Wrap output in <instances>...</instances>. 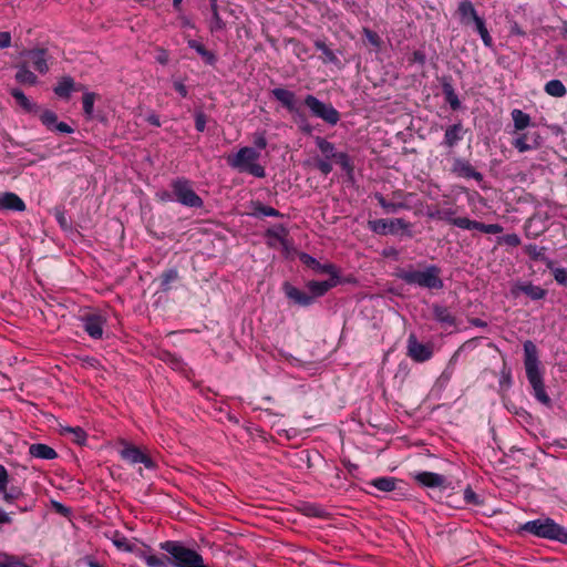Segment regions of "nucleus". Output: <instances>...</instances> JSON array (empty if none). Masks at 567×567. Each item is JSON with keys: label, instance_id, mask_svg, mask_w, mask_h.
<instances>
[{"label": "nucleus", "instance_id": "nucleus-1", "mask_svg": "<svg viewBox=\"0 0 567 567\" xmlns=\"http://www.w3.org/2000/svg\"><path fill=\"white\" fill-rule=\"evenodd\" d=\"M20 61L16 65V80L20 84L35 85L38 83L37 75L30 70L32 68L40 74L49 71L48 52L45 49L24 50L20 53Z\"/></svg>", "mask_w": 567, "mask_h": 567}, {"label": "nucleus", "instance_id": "nucleus-2", "mask_svg": "<svg viewBox=\"0 0 567 567\" xmlns=\"http://www.w3.org/2000/svg\"><path fill=\"white\" fill-rule=\"evenodd\" d=\"M524 364L526 377L533 388L534 396L543 404L548 405L550 398L546 393L543 374L540 371V363L538 360V351L532 341L524 343Z\"/></svg>", "mask_w": 567, "mask_h": 567}, {"label": "nucleus", "instance_id": "nucleus-3", "mask_svg": "<svg viewBox=\"0 0 567 567\" xmlns=\"http://www.w3.org/2000/svg\"><path fill=\"white\" fill-rule=\"evenodd\" d=\"M518 533L535 537L567 543V529L549 517L528 520L518 527Z\"/></svg>", "mask_w": 567, "mask_h": 567}, {"label": "nucleus", "instance_id": "nucleus-4", "mask_svg": "<svg viewBox=\"0 0 567 567\" xmlns=\"http://www.w3.org/2000/svg\"><path fill=\"white\" fill-rule=\"evenodd\" d=\"M259 157L260 153L256 148L244 146L235 154L228 155L226 161L231 168L240 173H248L254 177L264 178L266 171L265 167L258 163Z\"/></svg>", "mask_w": 567, "mask_h": 567}, {"label": "nucleus", "instance_id": "nucleus-5", "mask_svg": "<svg viewBox=\"0 0 567 567\" xmlns=\"http://www.w3.org/2000/svg\"><path fill=\"white\" fill-rule=\"evenodd\" d=\"M159 547L171 556L173 567H207L199 553L178 542L167 540L161 543Z\"/></svg>", "mask_w": 567, "mask_h": 567}, {"label": "nucleus", "instance_id": "nucleus-6", "mask_svg": "<svg viewBox=\"0 0 567 567\" xmlns=\"http://www.w3.org/2000/svg\"><path fill=\"white\" fill-rule=\"evenodd\" d=\"M440 268L431 265L424 270L408 269L398 275L408 285H414L427 289L443 288V281L440 278Z\"/></svg>", "mask_w": 567, "mask_h": 567}, {"label": "nucleus", "instance_id": "nucleus-7", "mask_svg": "<svg viewBox=\"0 0 567 567\" xmlns=\"http://www.w3.org/2000/svg\"><path fill=\"white\" fill-rule=\"evenodd\" d=\"M303 103L313 116L321 118L329 125L333 126L340 121V113L331 104L320 101L312 94L306 95Z\"/></svg>", "mask_w": 567, "mask_h": 567}, {"label": "nucleus", "instance_id": "nucleus-8", "mask_svg": "<svg viewBox=\"0 0 567 567\" xmlns=\"http://www.w3.org/2000/svg\"><path fill=\"white\" fill-rule=\"evenodd\" d=\"M175 199L187 207L200 208L203 199L194 192L190 182L186 178H177L172 183Z\"/></svg>", "mask_w": 567, "mask_h": 567}, {"label": "nucleus", "instance_id": "nucleus-9", "mask_svg": "<svg viewBox=\"0 0 567 567\" xmlns=\"http://www.w3.org/2000/svg\"><path fill=\"white\" fill-rule=\"evenodd\" d=\"M369 228L378 235H395L400 231H408L410 224L402 218L394 219H373L368 223Z\"/></svg>", "mask_w": 567, "mask_h": 567}, {"label": "nucleus", "instance_id": "nucleus-10", "mask_svg": "<svg viewBox=\"0 0 567 567\" xmlns=\"http://www.w3.org/2000/svg\"><path fill=\"white\" fill-rule=\"evenodd\" d=\"M120 444L121 449L118 450V453L124 461L128 462L130 464H144L146 468L154 467L153 461L137 446L126 441H122Z\"/></svg>", "mask_w": 567, "mask_h": 567}, {"label": "nucleus", "instance_id": "nucleus-11", "mask_svg": "<svg viewBox=\"0 0 567 567\" xmlns=\"http://www.w3.org/2000/svg\"><path fill=\"white\" fill-rule=\"evenodd\" d=\"M512 141V145L519 152L537 150L540 147L543 140L538 132H516Z\"/></svg>", "mask_w": 567, "mask_h": 567}, {"label": "nucleus", "instance_id": "nucleus-12", "mask_svg": "<svg viewBox=\"0 0 567 567\" xmlns=\"http://www.w3.org/2000/svg\"><path fill=\"white\" fill-rule=\"evenodd\" d=\"M406 349L408 355L415 362H425L433 355L432 347L430 344L419 342L413 333L408 338Z\"/></svg>", "mask_w": 567, "mask_h": 567}, {"label": "nucleus", "instance_id": "nucleus-13", "mask_svg": "<svg viewBox=\"0 0 567 567\" xmlns=\"http://www.w3.org/2000/svg\"><path fill=\"white\" fill-rule=\"evenodd\" d=\"M411 194L404 195L402 192H394L392 194V199L386 200L381 194L377 193L374 195L375 199L380 204V206L384 209L385 213L395 214L401 209H409L410 206L406 203V197H410Z\"/></svg>", "mask_w": 567, "mask_h": 567}, {"label": "nucleus", "instance_id": "nucleus-14", "mask_svg": "<svg viewBox=\"0 0 567 567\" xmlns=\"http://www.w3.org/2000/svg\"><path fill=\"white\" fill-rule=\"evenodd\" d=\"M83 329L93 339H101L106 323L105 318L102 315L91 313L82 319Z\"/></svg>", "mask_w": 567, "mask_h": 567}, {"label": "nucleus", "instance_id": "nucleus-15", "mask_svg": "<svg viewBox=\"0 0 567 567\" xmlns=\"http://www.w3.org/2000/svg\"><path fill=\"white\" fill-rule=\"evenodd\" d=\"M300 260L306 266H308L309 268L315 270L317 274H328L333 278H339V271H338L337 267L331 262L321 264L316 258H313L312 256H310L308 254H301Z\"/></svg>", "mask_w": 567, "mask_h": 567}, {"label": "nucleus", "instance_id": "nucleus-16", "mask_svg": "<svg viewBox=\"0 0 567 567\" xmlns=\"http://www.w3.org/2000/svg\"><path fill=\"white\" fill-rule=\"evenodd\" d=\"M40 120L43 125H45L51 131H58L64 134L73 133V128L64 122H58L56 114L50 110L43 111L40 115Z\"/></svg>", "mask_w": 567, "mask_h": 567}, {"label": "nucleus", "instance_id": "nucleus-17", "mask_svg": "<svg viewBox=\"0 0 567 567\" xmlns=\"http://www.w3.org/2000/svg\"><path fill=\"white\" fill-rule=\"evenodd\" d=\"M415 480L423 486L426 487H439V488H446L447 487V481L446 477L433 473V472H420L415 475Z\"/></svg>", "mask_w": 567, "mask_h": 567}, {"label": "nucleus", "instance_id": "nucleus-18", "mask_svg": "<svg viewBox=\"0 0 567 567\" xmlns=\"http://www.w3.org/2000/svg\"><path fill=\"white\" fill-rule=\"evenodd\" d=\"M271 93L291 114H298L297 100L292 91L276 87Z\"/></svg>", "mask_w": 567, "mask_h": 567}, {"label": "nucleus", "instance_id": "nucleus-19", "mask_svg": "<svg viewBox=\"0 0 567 567\" xmlns=\"http://www.w3.org/2000/svg\"><path fill=\"white\" fill-rule=\"evenodd\" d=\"M452 171L461 177L473 178L477 182L483 179V175L480 172H477L467 161L461 158L454 161Z\"/></svg>", "mask_w": 567, "mask_h": 567}, {"label": "nucleus", "instance_id": "nucleus-20", "mask_svg": "<svg viewBox=\"0 0 567 567\" xmlns=\"http://www.w3.org/2000/svg\"><path fill=\"white\" fill-rule=\"evenodd\" d=\"M339 284V278H333L330 276V279L324 281H316L311 280L307 282V289L310 291L312 300L316 297H321L327 293L331 288L336 287Z\"/></svg>", "mask_w": 567, "mask_h": 567}, {"label": "nucleus", "instance_id": "nucleus-21", "mask_svg": "<svg viewBox=\"0 0 567 567\" xmlns=\"http://www.w3.org/2000/svg\"><path fill=\"white\" fill-rule=\"evenodd\" d=\"M0 209L1 210L23 212L25 209V204L14 193H10V192L2 193V194H0Z\"/></svg>", "mask_w": 567, "mask_h": 567}, {"label": "nucleus", "instance_id": "nucleus-22", "mask_svg": "<svg viewBox=\"0 0 567 567\" xmlns=\"http://www.w3.org/2000/svg\"><path fill=\"white\" fill-rule=\"evenodd\" d=\"M282 289L287 298L297 305L309 306L312 303V297L310 295L301 291L289 282H285Z\"/></svg>", "mask_w": 567, "mask_h": 567}, {"label": "nucleus", "instance_id": "nucleus-23", "mask_svg": "<svg viewBox=\"0 0 567 567\" xmlns=\"http://www.w3.org/2000/svg\"><path fill=\"white\" fill-rule=\"evenodd\" d=\"M457 13L460 16L461 22L465 25H468L471 22L474 23L476 19L481 18L474 4L468 0L460 2L457 7Z\"/></svg>", "mask_w": 567, "mask_h": 567}, {"label": "nucleus", "instance_id": "nucleus-24", "mask_svg": "<svg viewBox=\"0 0 567 567\" xmlns=\"http://www.w3.org/2000/svg\"><path fill=\"white\" fill-rule=\"evenodd\" d=\"M513 121L514 133L522 132L532 125V117L519 109H514L511 112Z\"/></svg>", "mask_w": 567, "mask_h": 567}, {"label": "nucleus", "instance_id": "nucleus-25", "mask_svg": "<svg viewBox=\"0 0 567 567\" xmlns=\"http://www.w3.org/2000/svg\"><path fill=\"white\" fill-rule=\"evenodd\" d=\"M462 226L466 227V230H480L485 234H499L503 231V227L498 224H483L476 220L470 219V221H462Z\"/></svg>", "mask_w": 567, "mask_h": 567}, {"label": "nucleus", "instance_id": "nucleus-26", "mask_svg": "<svg viewBox=\"0 0 567 567\" xmlns=\"http://www.w3.org/2000/svg\"><path fill=\"white\" fill-rule=\"evenodd\" d=\"M29 453L31 456L41 460H53L58 456L56 452L52 447L41 443L30 445Z\"/></svg>", "mask_w": 567, "mask_h": 567}, {"label": "nucleus", "instance_id": "nucleus-27", "mask_svg": "<svg viewBox=\"0 0 567 567\" xmlns=\"http://www.w3.org/2000/svg\"><path fill=\"white\" fill-rule=\"evenodd\" d=\"M463 127L461 123L449 126L444 134V144L453 147L457 142L463 138Z\"/></svg>", "mask_w": 567, "mask_h": 567}, {"label": "nucleus", "instance_id": "nucleus-28", "mask_svg": "<svg viewBox=\"0 0 567 567\" xmlns=\"http://www.w3.org/2000/svg\"><path fill=\"white\" fill-rule=\"evenodd\" d=\"M433 315L435 320L445 324L447 327H452L455 324V317L450 312L446 307L434 305L433 306Z\"/></svg>", "mask_w": 567, "mask_h": 567}, {"label": "nucleus", "instance_id": "nucleus-29", "mask_svg": "<svg viewBox=\"0 0 567 567\" xmlns=\"http://www.w3.org/2000/svg\"><path fill=\"white\" fill-rule=\"evenodd\" d=\"M315 142H316L317 147L323 155V158H327V159L336 158V156L339 152H337L334 145L331 142L327 141L326 138H323L321 136H317L315 138Z\"/></svg>", "mask_w": 567, "mask_h": 567}, {"label": "nucleus", "instance_id": "nucleus-30", "mask_svg": "<svg viewBox=\"0 0 567 567\" xmlns=\"http://www.w3.org/2000/svg\"><path fill=\"white\" fill-rule=\"evenodd\" d=\"M544 91L554 97H563L567 94V89L560 80H550L545 84Z\"/></svg>", "mask_w": 567, "mask_h": 567}, {"label": "nucleus", "instance_id": "nucleus-31", "mask_svg": "<svg viewBox=\"0 0 567 567\" xmlns=\"http://www.w3.org/2000/svg\"><path fill=\"white\" fill-rule=\"evenodd\" d=\"M370 485L381 492H392L396 487V478L390 476L378 477L372 480Z\"/></svg>", "mask_w": 567, "mask_h": 567}, {"label": "nucleus", "instance_id": "nucleus-32", "mask_svg": "<svg viewBox=\"0 0 567 567\" xmlns=\"http://www.w3.org/2000/svg\"><path fill=\"white\" fill-rule=\"evenodd\" d=\"M442 220L458 227L461 229H466L465 226H462V221H470V218L467 217H455V210L449 208V209H442Z\"/></svg>", "mask_w": 567, "mask_h": 567}, {"label": "nucleus", "instance_id": "nucleus-33", "mask_svg": "<svg viewBox=\"0 0 567 567\" xmlns=\"http://www.w3.org/2000/svg\"><path fill=\"white\" fill-rule=\"evenodd\" d=\"M0 494L7 504H12L24 496L23 489L16 485H12L10 488L7 487L4 492H1Z\"/></svg>", "mask_w": 567, "mask_h": 567}, {"label": "nucleus", "instance_id": "nucleus-34", "mask_svg": "<svg viewBox=\"0 0 567 567\" xmlns=\"http://www.w3.org/2000/svg\"><path fill=\"white\" fill-rule=\"evenodd\" d=\"M187 44L190 49H194L205 61L209 64L215 62V55L205 49V47L196 40H188Z\"/></svg>", "mask_w": 567, "mask_h": 567}, {"label": "nucleus", "instance_id": "nucleus-35", "mask_svg": "<svg viewBox=\"0 0 567 567\" xmlns=\"http://www.w3.org/2000/svg\"><path fill=\"white\" fill-rule=\"evenodd\" d=\"M11 95L17 103L27 112H32L35 105L27 97V95L19 89H12Z\"/></svg>", "mask_w": 567, "mask_h": 567}, {"label": "nucleus", "instance_id": "nucleus-36", "mask_svg": "<svg viewBox=\"0 0 567 567\" xmlns=\"http://www.w3.org/2000/svg\"><path fill=\"white\" fill-rule=\"evenodd\" d=\"M143 560L148 567H168L172 565V558L169 559L166 556L145 555Z\"/></svg>", "mask_w": 567, "mask_h": 567}, {"label": "nucleus", "instance_id": "nucleus-37", "mask_svg": "<svg viewBox=\"0 0 567 567\" xmlns=\"http://www.w3.org/2000/svg\"><path fill=\"white\" fill-rule=\"evenodd\" d=\"M74 82L71 78H63L54 89V92L60 97H68L72 92Z\"/></svg>", "mask_w": 567, "mask_h": 567}, {"label": "nucleus", "instance_id": "nucleus-38", "mask_svg": "<svg viewBox=\"0 0 567 567\" xmlns=\"http://www.w3.org/2000/svg\"><path fill=\"white\" fill-rule=\"evenodd\" d=\"M62 433L72 435V440L78 444H83L86 440V434L80 426H65L62 429Z\"/></svg>", "mask_w": 567, "mask_h": 567}, {"label": "nucleus", "instance_id": "nucleus-39", "mask_svg": "<svg viewBox=\"0 0 567 567\" xmlns=\"http://www.w3.org/2000/svg\"><path fill=\"white\" fill-rule=\"evenodd\" d=\"M520 290L530 297L533 300L543 299L546 295V291L539 286H534L532 284L525 285L520 288Z\"/></svg>", "mask_w": 567, "mask_h": 567}, {"label": "nucleus", "instance_id": "nucleus-40", "mask_svg": "<svg viewBox=\"0 0 567 567\" xmlns=\"http://www.w3.org/2000/svg\"><path fill=\"white\" fill-rule=\"evenodd\" d=\"M315 45L318 50H320L323 53V55H324L323 62H326V63H337L338 62L337 55L334 54V52L331 49H329L326 45L324 42L317 40L315 42Z\"/></svg>", "mask_w": 567, "mask_h": 567}, {"label": "nucleus", "instance_id": "nucleus-41", "mask_svg": "<svg viewBox=\"0 0 567 567\" xmlns=\"http://www.w3.org/2000/svg\"><path fill=\"white\" fill-rule=\"evenodd\" d=\"M444 94H445L446 102L450 104V106L453 110L460 109L461 102H460L454 89L450 84L444 85Z\"/></svg>", "mask_w": 567, "mask_h": 567}, {"label": "nucleus", "instance_id": "nucleus-42", "mask_svg": "<svg viewBox=\"0 0 567 567\" xmlns=\"http://www.w3.org/2000/svg\"><path fill=\"white\" fill-rule=\"evenodd\" d=\"M95 99H96V95H95V93H92V92H86L83 95V99H82L83 110L87 116H92V114H93Z\"/></svg>", "mask_w": 567, "mask_h": 567}, {"label": "nucleus", "instance_id": "nucleus-43", "mask_svg": "<svg viewBox=\"0 0 567 567\" xmlns=\"http://www.w3.org/2000/svg\"><path fill=\"white\" fill-rule=\"evenodd\" d=\"M334 162L341 166V168L350 174L353 171L350 157L344 152H339L334 158Z\"/></svg>", "mask_w": 567, "mask_h": 567}, {"label": "nucleus", "instance_id": "nucleus-44", "mask_svg": "<svg viewBox=\"0 0 567 567\" xmlns=\"http://www.w3.org/2000/svg\"><path fill=\"white\" fill-rule=\"evenodd\" d=\"M178 272L175 269H169L165 271L162 276L161 287L163 290H168L171 288V284L177 280Z\"/></svg>", "mask_w": 567, "mask_h": 567}, {"label": "nucleus", "instance_id": "nucleus-45", "mask_svg": "<svg viewBox=\"0 0 567 567\" xmlns=\"http://www.w3.org/2000/svg\"><path fill=\"white\" fill-rule=\"evenodd\" d=\"M295 115V121L298 124L301 132L306 134H311L313 131L312 125L308 122L306 116L298 110V114Z\"/></svg>", "mask_w": 567, "mask_h": 567}, {"label": "nucleus", "instance_id": "nucleus-46", "mask_svg": "<svg viewBox=\"0 0 567 567\" xmlns=\"http://www.w3.org/2000/svg\"><path fill=\"white\" fill-rule=\"evenodd\" d=\"M547 267L551 269L555 280L563 286L567 285V269L566 268H554L551 262L547 264Z\"/></svg>", "mask_w": 567, "mask_h": 567}, {"label": "nucleus", "instance_id": "nucleus-47", "mask_svg": "<svg viewBox=\"0 0 567 567\" xmlns=\"http://www.w3.org/2000/svg\"><path fill=\"white\" fill-rule=\"evenodd\" d=\"M286 235H287V230L282 226H278V227L269 229L267 231V236L269 238H272L274 240H276L282 245H285Z\"/></svg>", "mask_w": 567, "mask_h": 567}, {"label": "nucleus", "instance_id": "nucleus-48", "mask_svg": "<svg viewBox=\"0 0 567 567\" xmlns=\"http://www.w3.org/2000/svg\"><path fill=\"white\" fill-rule=\"evenodd\" d=\"M255 214L256 215H261V216H265V217H279L280 216V213L277 209H275L274 207L265 206V205H261V204H258L256 206Z\"/></svg>", "mask_w": 567, "mask_h": 567}, {"label": "nucleus", "instance_id": "nucleus-49", "mask_svg": "<svg viewBox=\"0 0 567 567\" xmlns=\"http://www.w3.org/2000/svg\"><path fill=\"white\" fill-rule=\"evenodd\" d=\"M209 29L212 32H218L226 29V22L220 18L219 13L212 16Z\"/></svg>", "mask_w": 567, "mask_h": 567}, {"label": "nucleus", "instance_id": "nucleus-50", "mask_svg": "<svg viewBox=\"0 0 567 567\" xmlns=\"http://www.w3.org/2000/svg\"><path fill=\"white\" fill-rule=\"evenodd\" d=\"M316 167L323 175L330 174L332 172V168H333L331 159H327V158H318V159H316Z\"/></svg>", "mask_w": 567, "mask_h": 567}, {"label": "nucleus", "instance_id": "nucleus-51", "mask_svg": "<svg viewBox=\"0 0 567 567\" xmlns=\"http://www.w3.org/2000/svg\"><path fill=\"white\" fill-rule=\"evenodd\" d=\"M252 142L257 150H265L267 147L266 132H255L252 136Z\"/></svg>", "mask_w": 567, "mask_h": 567}, {"label": "nucleus", "instance_id": "nucleus-52", "mask_svg": "<svg viewBox=\"0 0 567 567\" xmlns=\"http://www.w3.org/2000/svg\"><path fill=\"white\" fill-rule=\"evenodd\" d=\"M464 501L466 504L472 505H480L482 503L478 495L471 487L464 489Z\"/></svg>", "mask_w": 567, "mask_h": 567}, {"label": "nucleus", "instance_id": "nucleus-53", "mask_svg": "<svg viewBox=\"0 0 567 567\" xmlns=\"http://www.w3.org/2000/svg\"><path fill=\"white\" fill-rule=\"evenodd\" d=\"M501 244H505L511 247H517L520 244V238L516 234H507L499 239Z\"/></svg>", "mask_w": 567, "mask_h": 567}, {"label": "nucleus", "instance_id": "nucleus-54", "mask_svg": "<svg viewBox=\"0 0 567 567\" xmlns=\"http://www.w3.org/2000/svg\"><path fill=\"white\" fill-rule=\"evenodd\" d=\"M195 127L198 132H204L206 127V115L203 112L195 114Z\"/></svg>", "mask_w": 567, "mask_h": 567}, {"label": "nucleus", "instance_id": "nucleus-55", "mask_svg": "<svg viewBox=\"0 0 567 567\" xmlns=\"http://www.w3.org/2000/svg\"><path fill=\"white\" fill-rule=\"evenodd\" d=\"M9 483V474L7 468L0 464V493L4 492Z\"/></svg>", "mask_w": 567, "mask_h": 567}, {"label": "nucleus", "instance_id": "nucleus-56", "mask_svg": "<svg viewBox=\"0 0 567 567\" xmlns=\"http://www.w3.org/2000/svg\"><path fill=\"white\" fill-rule=\"evenodd\" d=\"M364 35H365L367 40H368L372 45H374V47H379V44H380V38H379V35H378L375 32H373V31H371V30H369V29H364Z\"/></svg>", "mask_w": 567, "mask_h": 567}, {"label": "nucleus", "instance_id": "nucleus-57", "mask_svg": "<svg viewBox=\"0 0 567 567\" xmlns=\"http://www.w3.org/2000/svg\"><path fill=\"white\" fill-rule=\"evenodd\" d=\"M11 44V34L6 31H0V48H9Z\"/></svg>", "mask_w": 567, "mask_h": 567}, {"label": "nucleus", "instance_id": "nucleus-58", "mask_svg": "<svg viewBox=\"0 0 567 567\" xmlns=\"http://www.w3.org/2000/svg\"><path fill=\"white\" fill-rule=\"evenodd\" d=\"M426 56L422 51H414L412 54V62L423 65Z\"/></svg>", "mask_w": 567, "mask_h": 567}, {"label": "nucleus", "instance_id": "nucleus-59", "mask_svg": "<svg viewBox=\"0 0 567 567\" xmlns=\"http://www.w3.org/2000/svg\"><path fill=\"white\" fill-rule=\"evenodd\" d=\"M174 89L181 94V96L186 97L188 94L186 85L181 81L174 82Z\"/></svg>", "mask_w": 567, "mask_h": 567}, {"label": "nucleus", "instance_id": "nucleus-60", "mask_svg": "<svg viewBox=\"0 0 567 567\" xmlns=\"http://www.w3.org/2000/svg\"><path fill=\"white\" fill-rule=\"evenodd\" d=\"M474 25H475V30L477 31L478 34H482L483 32L487 31V28H486V24H485V21L483 18L476 19V21L474 22Z\"/></svg>", "mask_w": 567, "mask_h": 567}, {"label": "nucleus", "instance_id": "nucleus-61", "mask_svg": "<svg viewBox=\"0 0 567 567\" xmlns=\"http://www.w3.org/2000/svg\"><path fill=\"white\" fill-rule=\"evenodd\" d=\"M480 37H481V39H482V41H483L485 47H487V48H492L493 47V39H492L488 30L483 32L482 34H480Z\"/></svg>", "mask_w": 567, "mask_h": 567}, {"label": "nucleus", "instance_id": "nucleus-62", "mask_svg": "<svg viewBox=\"0 0 567 567\" xmlns=\"http://www.w3.org/2000/svg\"><path fill=\"white\" fill-rule=\"evenodd\" d=\"M168 358H169L168 363L171 364V367L173 369H175V370L182 369L183 363L178 358H176L172 354H168Z\"/></svg>", "mask_w": 567, "mask_h": 567}, {"label": "nucleus", "instance_id": "nucleus-63", "mask_svg": "<svg viewBox=\"0 0 567 567\" xmlns=\"http://www.w3.org/2000/svg\"><path fill=\"white\" fill-rule=\"evenodd\" d=\"M157 197L162 202H171V200L175 199L174 194H171V193H168L166 190L157 193Z\"/></svg>", "mask_w": 567, "mask_h": 567}, {"label": "nucleus", "instance_id": "nucleus-64", "mask_svg": "<svg viewBox=\"0 0 567 567\" xmlns=\"http://www.w3.org/2000/svg\"><path fill=\"white\" fill-rule=\"evenodd\" d=\"M146 121L151 124V125H154L156 127L161 126V121H159V117L152 113V114H148L147 117H146Z\"/></svg>", "mask_w": 567, "mask_h": 567}]
</instances>
